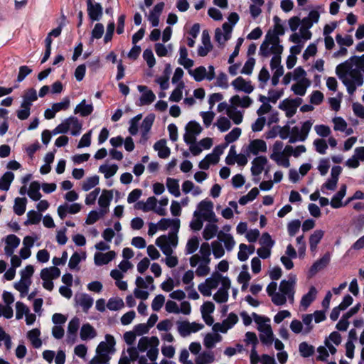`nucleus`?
Masks as SVG:
<instances>
[{
    "label": "nucleus",
    "instance_id": "1",
    "mask_svg": "<svg viewBox=\"0 0 364 364\" xmlns=\"http://www.w3.org/2000/svg\"><path fill=\"white\" fill-rule=\"evenodd\" d=\"M363 65H364V54L361 56H352L336 68V74L350 95L354 94L358 87L363 85V76L358 70Z\"/></svg>",
    "mask_w": 364,
    "mask_h": 364
},
{
    "label": "nucleus",
    "instance_id": "2",
    "mask_svg": "<svg viewBox=\"0 0 364 364\" xmlns=\"http://www.w3.org/2000/svg\"><path fill=\"white\" fill-rule=\"evenodd\" d=\"M210 255L211 249L210 244L203 242L200 247L199 252L193 255L189 258L191 267H197L196 274L198 277H205L210 274Z\"/></svg>",
    "mask_w": 364,
    "mask_h": 364
},
{
    "label": "nucleus",
    "instance_id": "3",
    "mask_svg": "<svg viewBox=\"0 0 364 364\" xmlns=\"http://www.w3.org/2000/svg\"><path fill=\"white\" fill-rule=\"evenodd\" d=\"M127 353V355L125 352L122 353L118 364H130L131 361H136L137 360L139 364H157L156 360L159 355V350L156 347H151L146 353V356L150 360L149 363L146 356H138V353L135 347L128 348Z\"/></svg>",
    "mask_w": 364,
    "mask_h": 364
},
{
    "label": "nucleus",
    "instance_id": "4",
    "mask_svg": "<svg viewBox=\"0 0 364 364\" xmlns=\"http://www.w3.org/2000/svg\"><path fill=\"white\" fill-rule=\"evenodd\" d=\"M282 52L283 46L280 45L279 38L269 31L260 46L259 54L262 57L268 58L272 55L282 54Z\"/></svg>",
    "mask_w": 364,
    "mask_h": 364
},
{
    "label": "nucleus",
    "instance_id": "5",
    "mask_svg": "<svg viewBox=\"0 0 364 364\" xmlns=\"http://www.w3.org/2000/svg\"><path fill=\"white\" fill-rule=\"evenodd\" d=\"M296 282V277L294 274H290L287 279L281 281L278 293L282 294V296L284 299L282 306L284 305L287 301H289L290 304L294 303Z\"/></svg>",
    "mask_w": 364,
    "mask_h": 364
},
{
    "label": "nucleus",
    "instance_id": "6",
    "mask_svg": "<svg viewBox=\"0 0 364 364\" xmlns=\"http://www.w3.org/2000/svg\"><path fill=\"white\" fill-rule=\"evenodd\" d=\"M156 245L166 256H168L172 255L173 248H176L178 245V237L174 233L169 234L168 236H160L156 240Z\"/></svg>",
    "mask_w": 364,
    "mask_h": 364
},
{
    "label": "nucleus",
    "instance_id": "7",
    "mask_svg": "<svg viewBox=\"0 0 364 364\" xmlns=\"http://www.w3.org/2000/svg\"><path fill=\"white\" fill-rule=\"evenodd\" d=\"M269 157L278 166L284 168H289L290 166L289 159H287V156H285L283 151V142L282 141H276L274 142Z\"/></svg>",
    "mask_w": 364,
    "mask_h": 364
},
{
    "label": "nucleus",
    "instance_id": "8",
    "mask_svg": "<svg viewBox=\"0 0 364 364\" xmlns=\"http://www.w3.org/2000/svg\"><path fill=\"white\" fill-rule=\"evenodd\" d=\"M114 345V338L111 335H106L105 341L100 342L97 346L95 356H99L102 360H109V354L113 353Z\"/></svg>",
    "mask_w": 364,
    "mask_h": 364
},
{
    "label": "nucleus",
    "instance_id": "9",
    "mask_svg": "<svg viewBox=\"0 0 364 364\" xmlns=\"http://www.w3.org/2000/svg\"><path fill=\"white\" fill-rule=\"evenodd\" d=\"M301 98L285 99L279 105V108L285 112L287 117H292L296 112L298 107L301 105Z\"/></svg>",
    "mask_w": 364,
    "mask_h": 364
},
{
    "label": "nucleus",
    "instance_id": "10",
    "mask_svg": "<svg viewBox=\"0 0 364 364\" xmlns=\"http://www.w3.org/2000/svg\"><path fill=\"white\" fill-rule=\"evenodd\" d=\"M238 321V317L235 313H230L228 318L222 323H216L213 326V330L215 332L226 333L228 330L232 328Z\"/></svg>",
    "mask_w": 364,
    "mask_h": 364
},
{
    "label": "nucleus",
    "instance_id": "11",
    "mask_svg": "<svg viewBox=\"0 0 364 364\" xmlns=\"http://www.w3.org/2000/svg\"><path fill=\"white\" fill-rule=\"evenodd\" d=\"M80 325V318H73L68 323L67 328L66 342L68 344L73 345L77 341V333Z\"/></svg>",
    "mask_w": 364,
    "mask_h": 364
},
{
    "label": "nucleus",
    "instance_id": "12",
    "mask_svg": "<svg viewBox=\"0 0 364 364\" xmlns=\"http://www.w3.org/2000/svg\"><path fill=\"white\" fill-rule=\"evenodd\" d=\"M230 287V280L225 279L223 281V285L218 291L213 295V299L218 303H225L228 300V290Z\"/></svg>",
    "mask_w": 364,
    "mask_h": 364
},
{
    "label": "nucleus",
    "instance_id": "13",
    "mask_svg": "<svg viewBox=\"0 0 364 364\" xmlns=\"http://www.w3.org/2000/svg\"><path fill=\"white\" fill-rule=\"evenodd\" d=\"M87 5L89 18L93 21L100 20L103 10L102 5L93 2V0H87Z\"/></svg>",
    "mask_w": 364,
    "mask_h": 364
},
{
    "label": "nucleus",
    "instance_id": "14",
    "mask_svg": "<svg viewBox=\"0 0 364 364\" xmlns=\"http://www.w3.org/2000/svg\"><path fill=\"white\" fill-rule=\"evenodd\" d=\"M82 209V205L80 203L68 204L64 203L60 205L58 208V214L60 219L63 220L68 213L76 214L79 213Z\"/></svg>",
    "mask_w": 364,
    "mask_h": 364
},
{
    "label": "nucleus",
    "instance_id": "15",
    "mask_svg": "<svg viewBox=\"0 0 364 364\" xmlns=\"http://www.w3.org/2000/svg\"><path fill=\"white\" fill-rule=\"evenodd\" d=\"M277 284L275 282H270L267 287V293L271 297L272 301L276 306H282L284 299L282 296V294L277 291Z\"/></svg>",
    "mask_w": 364,
    "mask_h": 364
},
{
    "label": "nucleus",
    "instance_id": "16",
    "mask_svg": "<svg viewBox=\"0 0 364 364\" xmlns=\"http://www.w3.org/2000/svg\"><path fill=\"white\" fill-rule=\"evenodd\" d=\"M267 150L266 142L262 139H254L251 141L247 146V153L253 155H258L259 153H264Z\"/></svg>",
    "mask_w": 364,
    "mask_h": 364
},
{
    "label": "nucleus",
    "instance_id": "17",
    "mask_svg": "<svg viewBox=\"0 0 364 364\" xmlns=\"http://www.w3.org/2000/svg\"><path fill=\"white\" fill-rule=\"evenodd\" d=\"M267 158L264 156L255 157L252 161L251 173L253 176H259L264 169L267 164Z\"/></svg>",
    "mask_w": 364,
    "mask_h": 364
},
{
    "label": "nucleus",
    "instance_id": "18",
    "mask_svg": "<svg viewBox=\"0 0 364 364\" xmlns=\"http://www.w3.org/2000/svg\"><path fill=\"white\" fill-rule=\"evenodd\" d=\"M76 304L80 306L84 312L87 313L93 305V299L87 294H77L75 296Z\"/></svg>",
    "mask_w": 364,
    "mask_h": 364
},
{
    "label": "nucleus",
    "instance_id": "19",
    "mask_svg": "<svg viewBox=\"0 0 364 364\" xmlns=\"http://www.w3.org/2000/svg\"><path fill=\"white\" fill-rule=\"evenodd\" d=\"M232 86L237 91H242L247 94L251 93L254 90V87L250 81H246L242 77H237L232 82Z\"/></svg>",
    "mask_w": 364,
    "mask_h": 364
},
{
    "label": "nucleus",
    "instance_id": "20",
    "mask_svg": "<svg viewBox=\"0 0 364 364\" xmlns=\"http://www.w3.org/2000/svg\"><path fill=\"white\" fill-rule=\"evenodd\" d=\"M137 89L140 92H142L139 100V105H150L155 100L156 96L154 93L151 90H149L146 86L138 85Z\"/></svg>",
    "mask_w": 364,
    "mask_h": 364
},
{
    "label": "nucleus",
    "instance_id": "21",
    "mask_svg": "<svg viewBox=\"0 0 364 364\" xmlns=\"http://www.w3.org/2000/svg\"><path fill=\"white\" fill-rule=\"evenodd\" d=\"M113 198L112 191L104 190L98 199V204L101 207L100 214L104 215L107 212L110 202Z\"/></svg>",
    "mask_w": 364,
    "mask_h": 364
},
{
    "label": "nucleus",
    "instance_id": "22",
    "mask_svg": "<svg viewBox=\"0 0 364 364\" xmlns=\"http://www.w3.org/2000/svg\"><path fill=\"white\" fill-rule=\"evenodd\" d=\"M331 255L328 252L326 253L321 259L316 260L311 267L309 274L314 275L320 270L324 269L330 262Z\"/></svg>",
    "mask_w": 364,
    "mask_h": 364
},
{
    "label": "nucleus",
    "instance_id": "23",
    "mask_svg": "<svg viewBox=\"0 0 364 364\" xmlns=\"http://www.w3.org/2000/svg\"><path fill=\"white\" fill-rule=\"evenodd\" d=\"M260 332L259 339L266 346H271L274 341L273 332L270 325L257 328Z\"/></svg>",
    "mask_w": 364,
    "mask_h": 364
},
{
    "label": "nucleus",
    "instance_id": "24",
    "mask_svg": "<svg viewBox=\"0 0 364 364\" xmlns=\"http://www.w3.org/2000/svg\"><path fill=\"white\" fill-rule=\"evenodd\" d=\"M157 204V199L154 196L149 197L146 202L138 201L134 205V208L141 210L144 212L154 210Z\"/></svg>",
    "mask_w": 364,
    "mask_h": 364
},
{
    "label": "nucleus",
    "instance_id": "25",
    "mask_svg": "<svg viewBox=\"0 0 364 364\" xmlns=\"http://www.w3.org/2000/svg\"><path fill=\"white\" fill-rule=\"evenodd\" d=\"M347 187L346 185L343 184L341 186L339 191L333 196L330 205L333 208H340L343 206L342 199L346 194Z\"/></svg>",
    "mask_w": 364,
    "mask_h": 364
},
{
    "label": "nucleus",
    "instance_id": "26",
    "mask_svg": "<svg viewBox=\"0 0 364 364\" xmlns=\"http://www.w3.org/2000/svg\"><path fill=\"white\" fill-rule=\"evenodd\" d=\"M60 275V270L55 266L43 268L41 272L42 280H53L58 278Z\"/></svg>",
    "mask_w": 364,
    "mask_h": 364
},
{
    "label": "nucleus",
    "instance_id": "27",
    "mask_svg": "<svg viewBox=\"0 0 364 364\" xmlns=\"http://www.w3.org/2000/svg\"><path fill=\"white\" fill-rule=\"evenodd\" d=\"M115 256L114 251H109L106 253L97 252L95 254V263L97 266L108 264Z\"/></svg>",
    "mask_w": 364,
    "mask_h": 364
},
{
    "label": "nucleus",
    "instance_id": "28",
    "mask_svg": "<svg viewBox=\"0 0 364 364\" xmlns=\"http://www.w3.org/2000/svg\"><path fill=\"white\" fill-rule=\"evenodd\" d=\"M320 14L318 11L312 10L309 12L308 16L301 20V26L310 29L314 23L318 22Z\"/></svg>",
    "mask_w": 364,
    "mask_h": 364
},
{
    "label": "nucleus",
    "instance_id": "29",
    "mask_svg": "<svg viewBox=\"0 0 364 364\" xmlns=\"http://www.w3.org/2000/svg\"><path fill=\"white\" fill-rule=\"evenodd\" d=\"M218 240L220 242H223L225 247L228 251H231L235 246V241L233 237L227 232L220 230L218 234Z\"/></svg>",
    "mask_w": 364,
    "mask_h": 364
},
{
    "label": "nucleus",
    "instance_id": "30",
    "mask_svg": "<svg viewBox=\"0 0 364 364\" xmlns=\"http://www.w3.org/2000/svg\"><path fill=\"white\" fill-rule=\"evenodd\" d=\"M154 149L158 152V156L161 159H166L169 156L171 150L166 146V139H160L154 145Z\"/></svg>",
    "mask_w": 364,
    "mask_h": 364
},
{
    "label": "nucleus",
    "instance_id": "31",
    "mask_svg": "<svg viewBox=\"0 0 364 364\" xmlns=\"http://www.w3.org/2000/svg\"><path fill=\"white\" fill-rule=\"evenodd\" d=\"M310 85V81L308 79H301L296 83L292 85L291 90L295 95L304 96L306 94V89Z\"/></svg>",
    "mask_w": 364,
    "mask_h": 364
},
{
    "label": "nucleus",
    "instance_id": "32",
    "mask_svg": "<svg viewBox=\"0 0 364 364\" xmlns=\"http://www.w3.org/2000/svg\"><path fill=\"white\" fill-rule=\"evenodd\" d=\"M230 102L231 105H234L235 107H241L242 108H247L252 105V100L248 96L241 97L239 95H234L230 98Z\"/></svg>",
    "mask_w": 364,
    "mask_h": 364
},
{
    "label": "nucleus",
    "instance_id": "33",
    "mask_svg": "<svg viewBox=\"0 0 364 364\" xmlns=\"http://www.w3.org/2000/svg\"><path fill=\"white\" fill-rule=\"evenodd\" d=\"M80 336L82 341L90 340L96 337L97 332L95 329L87 323L82 326L80 331Z\"/></svg>",
    "mask_w": 364,
    "mask_h": 364
},
{
    "label": "nucleus",
    "instance_id": "34",
    "mask_svg": "<svg viewBox=\"0 0 364 364\" xmlns=\"http://www.w3.org/2000/svg\"><path fill=\"white\" fill-rule=\"evenodd\" d=\"M68 122V130H70L71 134L77 136L80 134L82 129V124L77 118L75 117H70L66 119Z\"/></svg>",
    "mask_w": 364,
    "mask_h": 364
},
{
    "label": "nucleus",
    "instance_id": "35",
    "mask_svg": "<svg viewBox=\"0 0 364 364\" xmlns=\"http://www.w3.org/2000/svg\"><path fill=\"white\" fill-rule=\"evenodd\" d=\"M218 227L217 225L213 223H207L203 231V237L205 240H209L213 238L215 236H218Z\"/></svg>",
    "mask_w": 364,
    "mask_h": 364
},
{
    "label": "nucleus",
    "instance_id": "36",
    "mask_svg": "<svg viewBox=\"0 0 364 364\" xmlns=\"http://www.w3.org/2000/svg\"><path fill=\"white\" fill-rule=\"evenodd\" d=\"M317 290L314 287H311L309 292L304 294L301 300V306L306 309L314 301L316 297Z\"/></svg>",
    "mask_w": 364,
    "mask_h": 364
},
{
    "label": "nucleus",
    "instance_id": "37",
    "mask_svg": "<svg viewBox=\"0 0 364 364\" xmlns=\"http://www.w3.org/2000/svg\"><path fill=\"white\" fill-rule=\"evenodd\" d=\"M41 331L38 328H33L29 331L27 333V337L31 341L32 346L35 348H39L42 345V341L40 338Z\"/></svg>",
    "mask_w": 364,
    "mask_h": 364
},
{
    "label": "nucleus",
    "instance_id": "38",
    "mask_svg": "<svg viewBox=\"0 0 364 364\" xmlns=\"http://www.w3.org/2000/svg\"><path fill=\"white\" fill-rule=\"evenodd\" d=\"M225 279H228V277H223L220 274L215 272L213 273L210 277H208L205 279L206 283L208 284L210 289H216L219 284L223 285V281Z\"/></svg>",
    "mask_w": 364,
    "mask_h": 364
},
{
    "label": "nucleus",
    "instance_id": "39",
    "mask_svg": "<svg viewBox=\"0 0 364 364\" xmlns=\"http://www.w3.org/2000/svg\"><path fill=\"white\" fill-rule=\"evenodd\" d=\"M41 185L37 181H33L31 183L29 188L27 191L28 196L33 200L37 201L42 197L40 193Z\"/></svg>",
    "mask_w": 364,
    "mask_h": 364
},
{
    "label": "nucleus",
    "instance_id": "40",
    "mask_svg": "<svg viewBox=\"0 0 364 364\" xmlns=\"http://www.w3.org/2000/svg\"><path fill=\"white\" fill-rule=\"evenodd\" d=\"M93 111V106L92 104H86L85 100H83L80 104H78L74 112L75 114L79 113L82 117L90 115Z\"/></svg>",
    "mask_w": 364,
    "mask_h": 364
},
{
    "label": "nucleus",
    "instance_id": "41",
    "mask_svg": "<svg viewBox=\"0 0 364 364\" xmlns=\"http://www.w3.org/2000/svg\"><path fill=\"white\" fill-rule=\"evenodd\" d=\"M228 116L235 124H240L242 122L243 113L238 110L234 105H230L228 109Z\"/></svg>",
    "mask_w": 364,
    "mask_h": 364
},
{
    "label": "nucleus",
    "instance_id": "42",
    "mask_svg": "<svg viewBox=\"0 0 364 364\" xmlns=\"http://www.w3.org/2000/svg\"><path fill=\"white\" fill-rule=\"evenodd\" d=\"M215 355L212 351H203L196 358V364H209L213 362Z\"/></svg>",
    "mask_w": 364,
    "mask_h": 364
},
{
    "label": "nucleus",
    "instance_id": "43",
    "mask_svg": "<svg viewBox=\"0 0 364 364\" xmlns=\"http://www.w3.org/2000/svg\"><path fill=\"white\" fill-rule=\"evenodd\" d=\"M166 187L171 194L175 197H179L181 195L179 189V181L177 179L172 178H167Z\"/></svg>",
    "mask_w": 364,
    "mask_h": 364
},
{
    "label": "nucleus",
    "instance_id": "44",
    "mask_svg": "<svg viewBox=\"0 0 364 364\" xmlns=\"http://www.w3.org/2000/svg\"><path fill=\"white\" fill-rule=\"evenodd\" d=\"M188 73L197 82H200L204 79L207 80V70L204 66H199L194 70H189Z\"/></svg>",
    "mask_w": 364,
    "mask_h": 364
},
{
    "label": "nucleus",
    "instance_id": "45",
    "mask_svg": "<svg viewBox=\"0 0 364 364\" xmlns=\"http://www.w3.org/2000/svg\"><path fill=\"white\" fill-rule=\"evenodd\" d=\"M200 242L199 239L196 236H193L187 241L185 247V254L192 255L193 254L199 247Z\"/></svg>",
    "mask_w": 364,
    "mask_h": 364
},
{
    "label": "nucleus",
    "instance_id": "46",
    "mask_svg": "<svg viewBox=\"0 0 364 364\" xmlns=\"http://www.w3.org/2000/svg\"><path fill=\"white\" fill-rule=\"evenodd\" d=\"M14 178V174L11 171L6 172L0 178V190L8 191L10 185Z\"/></svg>",
    "mask_w": 364,
    "mask_h": 364
},
{
    "label": "nucleus",
    "instance_id": "47",
    "mask_svg": "<svg viewBox=\"0 0 364 364\" xmlns=\"http://www.w3.org/2000/svg\"><path fill=\"white\" fill-rule=\"evenodd\" d=\"M324 235V232L321 230H316L309 237V246L311 250L314 251L316 249L318 244Z\"/></svg>",
    "mask_w": 364,
    "mask_h": 364
},
{
    "label": "nucleus",
    "instance_id": "48",
    "mask_svg": "<svg viewBox=\"0 0 364 364\" xmlns=\"http://www.w3.org/2000/svg\"><path fill=\"white\" fill-rule=\"evenodd\" d=\"M155 119V116L152 114H148L143 120L141 125V129L142 132V136L144 137L146 135L149 133L150 131L154 121Z\"/></svg>",
    "mask_w": 364,
    "mask_h": 364
},
{
    "label": "nucleus",
    "instance_id": "49",
    "mask_svg": "<svg viewBox=\"0 0 364 364\" xmlns=\"http://www.w3.org/2000/svg\"><path fill=\"white\" fill-rule=\"evenodd\" d=\"M27 199L26 198H16L14 201V211L18 215H22L26 208Z\"/></svg>",
    "mask_w": 364,
    "mask_h": 364
},
{
    "label": "nucleus",
    "instance_id": "50",
    "mask_svg": "<svg viewBox=\"0 0 364 364\" xmlns=\"http://www.w3.org/2000/svg\"><path fill=\"white\" fill-rule=\"evenodd\" d=\"M299 351L302 357L309 358L314 355L315 352V348L313 346L304 341L299 344Z\"/></svg>",
    "mask_w": 364,
    "mask_h": 364
},
{
    "label": "nucleus",
    "instance_id": "51",
    "mask_svg": "<svg viewBox=\"0 0 364 364\" xmlns=\"http://www.w3.org/2000/svg\"><path fill=\"white\" fill-rule=\"evenodd\" d=\"M221 336L218 333H208L204 338V346L207 348H213L215 346V343L221 341Z\"/></svg>",
    "mask_w": 364,
    "mask_h": 364
},
{
    "label": "nucleus",
    "instance_id": "52",
    "mask_svg": "<svg viewBox=\"0 0 364 364\" xmlns=\"http://www.w3.org/2000/svg\"><path fill=\"white\" fill-rule=\"evenodd\" d=\"M117 165L113 164L111 166L101 165L99 168V171L104 173L105 178H109L113 176L117 171Z\"/></svg>",
    "mask_w": 364,
    "mask_h": 364
},
{
    "label": "nucleus",
    "instance_id": "53",
    "mask_svg": "<svg viewBox=\"0 0 364 364\" xmlns=\"http://www.w3.org/2000/svg\"><path fill=\"white\" fill-rule=\"evenodd\" d=\"M211 247L215 258H221L225 255V250L222 245V243L219 240H215L212 242Z\"/></svg>",
    "mask_w": 364,
    "mask_h": 364
},
{
    "label": "nucleus",
    "instance_id": "54",
    "mask_svg": "<svg viewBox=\"0 0 364 364\" xmlns=\"http://www.w3.org/2000/svg\"><path fill=\"white\" fill-rule=\"evenodd\" d=\"M99 183V176H93L86 178L82 185V188L84 191H88L94 188Z\"/></svg>",
    "mask_w": 364,
    "mask_h": 364
},
{
    "label": "nucleus",
    "instance_id": "55",
    "mask_svg": "<svg viewBox=\"0 0 364 364\" xmlns=\"http://www.w3.org/2000/svg\"><path fill=\"white\" fill-rule=\"evenodd\" d=\"M124 301L120 298H110L107 304V307L111 311H117L124 307Z\"/></svg>",
    "mask_w": 364,
    "mask_h": 364
},
{
    "label": "nucleus",
    "instance_id": "56",
    "mask_svg": "<svg viewBox=\"0 0 364 364\" xmlns=\"http://www.w3.org/2000/svg\"><path fill=\"white\" fill-rule=\"evenodd\" d=\"M177 329L182 337H186L191 334L189 322L187 321H178Z\"/></svg>",
    "mask_w": 364,
    "mask_h": 364
},
{
    "label": "nucleus",
    "instance_id": "57",
    "mask_svg": "<svg viewBox=\"0 0 364 364\" xmlns=\"http://www.w3.org/2000/svg\"><path fill=\"white\" fill-rule=\"evenodd\" d=\"M313 314H305L302 316V324L304 325V333L307 334L313 329Z\"/></svg>",
    "mask_w": 364,
    "mask_h": 364
},
{
    "label": "nucleus",
    "instance_id": "58",
    "mask_svg": "<svg viewBox=\"0 0 364 364\" xmlns=\"http://www.w3.org/2000/svg\"><path fill=\"white\" fill-rule=\"evenodd\" d=\"M184 87L183 82H179L176 89L172 92L169 100L172 102H179L182 98L183 89Z\"/></svg>",
    "mask_w": 364,
    "mask_h": 364
},
{
    "label": "nucleus",
    "instance_id": "59",
    "mask_svg": "<svg viewBox=\"0 0 364 364\" xmlns=\"http://www.w3.org/2000/svg\"><path fill=\"white\" fill-rule=\"evenodd\" d=\"M338 181L330 178L321 186V191L323 194L328 195L326 191H335L337 187Z\"/></svg>",
    "mask_w": 364,
    "mask_h": 364
},
{
    "label": "nucleus",
    "instance_id": "60",
    "mask_svg": "<svg viewBox=\"0 0 364 364\" xmlns=\"http://www.w3.org/2000/svg\"><path fill=\"white\" fill-rule=\"evenodd\" d=\"M31 106L29 104L22 102L21 109L17 111V117L21 120L26 119L30 115Z\"/></svg>",
    "mask_w": 364,
    "mask_h": 364
},
{
    "label": "nucleus",
    "instance_id": "61",
    "mask_svg": "<svg viewBox=\"0 0 364 364\" xmlns=\"http://www.w3.org/2000/svg\"><path fill=\"white\" fill-rule=\"evenodd\" d=\"M27 217L28 219L25 222V225H26L29 224H38L41 221L42 215L35 210H30L27 213Z\"/></svg>",
    "mask_w": 364,
    "mask_h": 364
},
{
    "label": "nucleus",
    "instance_id": "62",
    "mask_svg": "<svg viewBox=\"0 0 364 364\" xmlns=\"http://www.w3.org/2000/svg\"><path fill=\"white\" fill-rule=\"evenodd\" d=\"M142 118V114H139L129 121V132L132 135H136L138 133V124Z\"/></svg>",
    "mask_w": 364,
    "mask_h": 364
},
{
    "label": "nucleus",
    "instance_id": "63",
    "mask_svg": "<svg viewBox=\"0 0 364 364\" xmlns=\"http://www.w3.org/2000/svg\"><path fill=\"white\" fill-rule=\"evenodd\" d=\"M16 319H21L23 315L28 314L30 310L23 303L17 301L16 303Z\"/></svg>",
    "mask_w": 364,
    "mask_h": 364
},
{
    "label": "nucleus",
    "instance_id": "64",
    "mask_svg": "<svg viewBox=\"0 0 364 364\" xmlns=\"http://www.w3.org/2000/svg\"><path fill=\"white\" fill-rule=\"evenodd\" d=\"M215 125L220 132H225L230 128L231 123L227 117H221L218 119Z\"/></svg>",
    "mask_w": 364,
    "mask_h": 364
}]
</instances>
